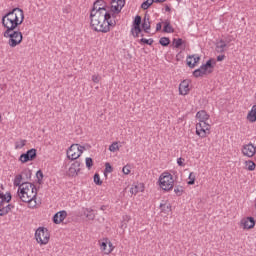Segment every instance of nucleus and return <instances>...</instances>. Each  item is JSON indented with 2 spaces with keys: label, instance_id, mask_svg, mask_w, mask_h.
<instances>
[{
  "label": "nucleus",
  "instance_id": "nucleus-24",
  "mask_svg": "<svg viewBox=\"0 0 256 256\" xmlns=\"http://www.w3.org/2000/svg\"><path fill=\"white\" fill-rule=\"evenodd\" d=\"M216 49H217L218 53H225V49H227V42H225V40L221 39L217 43Z\"/></svg>",
  "mask_w": 256,
  "mask_h": 256
},
{
  "label": "nucleus",
  "instance_id": "nucleus-16",
  "mask_svg": "<svg viewBox=\"0 0 256 256\" xmlns=\"http://www.w3.org/2000/svg\"><path fill=\"white\" fill-rule=\"evenodd\" d=\"M255 153H256V147L255 145H253V143H249V144H245L242 147V155H244V157H255Z\"/></svg>",
  "mask_w": 256,
  "mask_h": 256
},
{
  "label": "nucleus",
  "instance_id": "nucleus-38",
  "mask_svg": "<svg viewBox=\"0 0 256 256\" xmlns=\"http://www.w3.org/2000/svg\"><path fill=\"white\" fill-rule=\"evenodd\" d=\"M140 43H143L144 45H153V38H150V39L142 38L140 39Z\"/></svg>",
  "mask_w": 256,
  "mask_h": 256
},
{
  "label": "nucleus",
  "instance_id": "nucleus-21",
  "mask_svg": "<svg viewBox=\"0 0 256 256\" xmlns=\"http://www.w3.org/2000/svg\"><path fill=\"white\" fill-rule=\"evenodd\" d=\"M247 119L250 123L256 122V105H253L251 110L248 112Z\"/></svg>",
  "mask_w": 256,
  "mask_h": 256
},
{
  "label": "nucleus",
  "instance_id": "nucleus-14",
  "mask_svg": "<svg viewBox=\"0 0 256 256\" xmlns=\"http://www.w3.org/2000/svg\"><path fill=\"white\" fill-rule=\"evenodd\" d=\"M37 157V150L35 148H32L28 150L26 153L21 154L19 157V161L22 163H27L29 161H33Z\"/></svg>",
  "mask_w": 256,
  "mask_h": 256
},
{
  "label": "nucleus",
  "instance_id": "nucleus-19",
  "mask_svg": "<svg viewBox=\"0 0 256 256\" xmlns=\"http://www.w3.org/2000/svg\"><path fill=\"white\" fill-rule=\"evenodd\" d=\"M143 191H145V184L141 182L133 184L132 187L130 188V193L132 195H137V193H143Z\"/></svg>",
  "mask_w": 256,
  "mask_h": 256
},
{
  "label": "nucleus",
  "instance_id": "nucleus-13",
  "mask_svg": "<svg viewBox=\"0 0 256 256\" xmlns=\"http://www.w3.org/2000/svg\"><path fill=\"white\" fill-rule=\"evenodd\" d=\"M123 7H125V0H112L109 13L115 17L113 13H121Z\"/></svg>",
  "mask_w": 256,
  "mask_h": 256
},
{
  "label": "nucleus",
  "instance_id": "nucleus-50",
  "mask_svg": "<svg viewBox=\"0 0 256 256\" xmlns=\"http://www.w3.org/2000/svg\"><path fill=\"white\" fill-rule=\"evenodd\" d=\"M224 41H225V43L227 45V43H231V38H226V40H224Z\"/></svg>",
  "mask_w": 256,
  "mask_h": 256
},
{
  "label": "nucleus",
  "instance_id": "nucleus-30",
  "mask_svg": "<svg viewBox=\"0 0 256 256\" xmlns=\"http://www.w3.org/2000/svg\"><path fill=\"white\" fill-rule=\"evenodd\" d=\"M174 193L177 197H181V195H183V193H185V189L183 188V186H176L174 188Z\"/></svg>",
  "mask_w": 256,
  "mask_h": 256
},
{
  "label": "nucleus",
  "instance_id": "nucleus-49",
  "mask_svg": "<svg viewBox=\"0 0 256 256\" xmlns=\"http://www.w3.org/2000/svg\"><path fill=\"white\" fill-rule=\"evenodd\" d=\"M167 0H154V3H165Z\"/></svg>",
  "mask_w": 256,
  "mask_h": 256
},
{
  "label": "nucleus",
  "instance_id": "nucleus-53",
  "mask_svg": "<svg viewBox=\"0 0 256 256\" xmlns=\"http://www.w3.org/2000/svg\"><path fill=\"white\" fill-rule=\"evenodd\" d=\"M1 121H3V119L1 118V114H0V123H1Z\"/></svg>",
  "mask_w": 256,
  "mask_h": 256
},
{
  "label": "nucleus",
  "instance_id": "nucleus-5",
  "mask_svg": "<svg viewBox=\"0 0 256 256\" xmlns=\"http://www.w3.org/2000/svg\"><path fill=\"white\" fill-rule=\"evenodd\" d=\"M11 199V192L5 193V187L0 184V217H5L12 209H15L13 204H9Z\"/></svg>",
  "mask_w": 256,
  "mask_h": 256
},
{
  "label": "nucleus",
  "instance_id": "nucleus-47",
  "mask_svg": "<svg viewBox=\"0 0 256 256\" xmlns=\"http://www.w3.org/2000/svg\"><path fill=\"white\" fill-rule=\"evenodd\" d=\"M161 27H162L161 22L157 23L156 24V31H161Z\"/></svg>",
  "mask_w": 256,
  "mask_h": 256
},
{
  "label": "nucleus",
  "instance_id": "nucleus-12",
  "mask_svg": "<svg viewBox=\"0 0 256 256\" xmlns=\"http://www.w3.org/2000/svg\"><path fill=\"white\" fill-rule=\"evenodd\" d=\"M115 249L113 243L108 238H103L102 242L100 243V251L103 252L104 255H111Z\"/></svg>",
  "mask_w": 256,
  "mask_h": 256
},
{
  "label": "nucleus",
  "instance_id": "nucleus-6",
  "mask_svg": "<svg viewBox=\"0 0 256 256\" xmlns=\"http://www.w3.org/2000/svg\"><path fill=\"white\" fill-rule=\"evenodd\" d=\"M3 36L8 39V45L12 49H15L17 45H21L23 41V33L19 30H5Z\"/></svg>",
  "mask_w": 256,
  "mask_h": 256
},
{
  "label": "nucleus",
  "instance_id": "nucleus-37",
  "mask_svg": "<svg viewBox=\"0 0 256 256\" xmlns=\"http://www.w3.org/2000/svg\"><path fill=\"white\" fill-rule=\"evenodd\" d=\"M152 3H155V0H146L144 1L142 4H141V7L142 9L147 10L149 8V6L152 4Z\"/></svg>",
  "mask_w": 256,
  "mask_h": 256
},
{
  "label": "nucleus",
  "instance_id": "nucleus-1",
  "mask_svg": "<svg viewBox=\"0 0 256 256\" xmlns=\"http://www.w3.org/2000/svg\"><path fill=\"white\" fill-rule=\"evenodd\" d=\"M17 194L19 199L23 203H28L29 209H35L37 205V186L33 183H22V186L18 188Z\"/></svg>",
  "mask_w": 256,
  "mask_h": 256
},
{
  "label": "nucleus",
  "instance_id": "nucleus-9",
  "mask_svg": "<svg viewBox=\"0 0 256 256\" xmlns=\"http://www.w3.org/2000/svg\"><path fill=\"white\" fill-rule=\"evenodd\" d=\"M215 67V62L209 59L205 64H202L198 69L192 72L193 77L199 79V77H205V75H211Z\"/></svg>",
  "mask_w": 256,
  "mask_h": 256
},
{
  "label": "nucleus",
  "instance_id": "nucleus-22",
  "mask_svg": "<svg viewBox=\"0 0 256 256\" xmlns=\"http://www.w3.org/2000/svg\"><path fill=\"white\" fill-rule=\"evenodd\" d=\"M23 183V174H17L13 180L14 187L21 189V187H23Z\"/></svg>",
  "mask_w": 256,
  "mask_h": 256
},
{
  "label": "nucleus",
  "instance_id": "nucleus-4",
  "mask_svg": "<svg viewBox=\"0 0 256 256\" xmlns=\"http://www.w3.org/2000/svg\"><path fill=\"white\" fill-rule=\"evenodd\" d=\"M209 115L205 110L198 111L196 113V118L198 119V123L196 124V135L198 137H201L204 139V137H207L209 135V131L211 129V126L207 121H209Z\"/></svg>",
  "mask_w": 256,
  "mask_h": 256
},
{
  "label": "nucleus",
  "instance_id": "nucleus-31",
  "mask_svg": "<svg viewBox=\"0 0 256 256\" xmlns=\"http://www.w3.org/2000/svg\"><path fill=\"white\" fill-rule=\"evenodd\" d=\"M129 221H131V216H129V215L123 216V222H122L120 228L127 229V223H129Z\"/></svg>",
  "mask_w": 256,
  "mask_h": 256
},
{
  "label": "nucleus",
  "instance_id": "nucleus-26",
  "mask_svg": "<svg viewBox=\"0 0 256 256\" xmlns=\"http://www.w3.org/2000/svg\"><path fill=\"white\" fill-rule=\"evenodd\" d=\"M245 167L247 171H255L256 165L253 160H247L245 161Z\"/></svg>",
  "mask_w": 256,
  "mask_h": 256
},
{
  "label": "nucleus",
  "instance_id": "nucleus-40",
  "mask_svg": "<svg viewBox=\"0 0 256 256\" xmlns=\"http://www.w3.org/2000/svg\"><path fill=\"white\" fill-rule=\"evenodd\" d=\"M133 27H141V16L137 15L135 17Z\"/></svg>",
  "mask_w": 256,
  "mask_h": 256
},
{
  "label": "nucleus",
  "instance_id": "nucleus-23",
  "mask_svg": "<svg viewBox=\"0 0 256 256\" xmlns=\"http://www.w3.org/2000/svg\"><path fill=\"white\" fill-rule=\"evenodd\" d=\"M142 29L145 33H149V31H151V22L149 21V16L144 17Z\"/></svg>",
  "mask_w": 256,
  "mask_h": 256
},
{
  "label": "nucleus",
  "instance_id": "nucleus-45",
  "mask_svg": "<svg viewBox=\"0 0 256 256\" xmlns=\"http://www.w3.org/2000/svg\"><path fill=\"white\" fill-rule=\"evenodd\" d=\"M122 173H124V175H129V173H131V168L129 166H124L122 168Z\"/></svg>",
  "mask_w": 256,
  "mask_h": 256
},
{
  "label": "nucleus",
  "instance_id": "nucleus-20",
  "mask_svg": "<svg viewBox=\"0 0 256 256\" xmlns=\"http://www.w3.org/2000/svg\"><path fill=\"white\" fill-rule=\"evenodd\" d=\"M191 88L189 87V81L184 80L179 85V94L188 95Z\"/></svg>",
  "mask_w": 256,
  "mask_h": 256
},
{
  "label": "nucleus",
  "instance_id": "nucleus-10",
  "mask_svg": "<svg viewBox=\"0 0 256 256\" xmlns=\"http://www.w3.org/2000/svg\"><path fill=\"white\" fill-rule=\"evenodd\" d=\"M35 239L39 245H47V243H49V239H51L49 229L45 227H39L35 231Z\"/></svg>",
  "mask_w": 256,
  "mask_h": 256
},
{
  "label": "nucleus",
  "instance_id": "nucleus-42",
  "mask_svg": "<svg viewBox=\"0 0 256 256\" xmlns=\"http://www.w3.org/2000/svg\"><path fill=\"white\" fill-rule=\"evenodd\" d=\"M188 179H189L188 181L189 185H195V175H193V172L189 174Z\"/></svg>",
  "mask_w": 256,
  "mask_h": 256
},
{
  "label": "nucleus",
  "instance_id": "nucleus-33",
  "mask_svg": "<svg viewBox=\"0 0 256 256\" xmlns=\"http://www.w3.org/2000/svg\"><path fill=\"white\" fill-rule=\"evenodd\" d=\"M109 173H113V167L111 166V164L109 162H107L105 164L104 176L107 177V175H109Z\"/></svg>",
  "mask_w": 256,
  "mask_h": 256
},
{
  "label": "nucleus",
  "instance_id": "nucleus-17",
  "mask_svg": "<svg viewBox=\"0 0 256 256\" xmlns=\"http://www.w3.org/2000/svg\"><path fill=\"white\" fill-rule=\"evenodd\" d=\"M240 227H242V229H253V227H255V218L253 217L243 218L240 221Z\"/></svg>",
  "mask_w": 256,
  "mask_h": 256
},
{
  "label": "nucleus",
  "instance_id": "nucleus-28",
  "mask_svg": "<svg viewBox=\"0 0 256 256\" xmlns=\"http://www.w3.org/2000/svg\"><path fill=\"white\" fill-rule=\"evenodd\" d=\"M163 31L164 33H175V29H173V26L169 22L164 23Z\"/></svg>",
  "mask_w": 256,
  "mask_h": 256
},
{
  "label": "nucleus",
  "instance_id": "nucleus-8",
  "mask_svg": "<svg viewBox=\"0 0 256 256\" xmlns=\"http://www.w3.org/2000/svg\"><path fill=\"white\" fill-rule=\"evenodd\" d=\"M159 187L163 191H171L175 185L173 175L169 172H163L158 179Z\"/></svg>",
  "mask_w": 256,
  "mask_h": 256
},
{
  "label": "nucleus",
  "instance_id": "nucleus-25",
  "mask_svg": "<svg viewBox=\"0 0 256 256\" xmlns=\"http://www.w3.org/2000/svg\"><path fill=\"white\" fill-rule=\"evenodd\" d=\"M83 214L90 221H93V219H95V213H93V209L91 208H83Z\"/></svg>",
  "mask_w": 256,
  "mask_h": 256
},
{
  "label": "nucleus",
  "instance_id": "nucleus-34",
  "mask_svg": "<svg viewBox=\"0 0 256 256\" xmlns=\"http://www.w3.org/2000/svg\"><path fill=\"white\" fill-rule=\"evenodd\" d=\"M160 45H162V47H167L169 45V43H171V40L169 39V37H162L159 40Z\"/></svg>",
  "mask_w": 256,
  "mask_h": 256
},
{
  "label": "nucleus",
  "instance_id": "nucleus-54",
  "mask_svg": "<svg viewBox=\"0 0 256 256\" xmlns=\"http://www.w3.org/2000/svg\"><path fill=\"white\" fill-rule=\"evenodd\" d=\"M100 209H101V211H103V210H104V207L102 206Z\"/></svg>",
  "mask_w": 256,
  "mask_h": 256
},
{
  "label": "nucleus",
  "instance_id": "nucleus-48",
  "mask_svg": "<svg viewBox=\"0 0 256 256\" xmlns=\"http://www.w3.org/2000/svg\"><path fill=\"white\" fill-rule=\"evenodd\" d=\"M223 59H225V55L217 56V61H223Z\"/></svg>",
  "mask_w": 256,
  "mask_h": 256
},
{
  "label": "nucleus",
  "instance_id": "nucleus-29",
  "mask_svg": "<svg viewBox=\"0 0 256 256\" xmlns=\"http://www.w3.org/2000/svg\"><path fill=\"white\" fill-rule=\"evenodd\" d=\"M131 33L133 37L135 38L139 37V33H141V26H133L131 29Z\"/></svg>",
  "mask_w": 256,
  "mask_h": 256
},
{
  "label": "nucleus",
  "instance_id": "nucleus-51",
  "mask_svg": "<svg viewBox=\"0 0 256 256\" xmlns=\"http://www.w3.org/2000/svg\"><path fill=\"white\" fill-rule=\"evenodd\" d=\"M165 10L166 11H171V8H169V6H166Z\"/></svg>",
  "mask_w": 256,
  "mask_h": 256
},
{
  "label": "nucleus",
  "instance_id": "nucleus-44",
  "mask_svg": "<svg viewBox=\"0 0 256 256\" xmlns=\"http://www.w3.org/2000/svg\"><path fill=\"white\" fill-rule=\"evenodd\" d=\"M92 81L93 83H99L101 81V76L96 74L92 75Z\"/></svg>",
  "mask_w": 256,
  "mask_h": 256
},
{
  "label": "nucleus",
  "instance_id": "nucleus-43",
  "mask_svg": "<svg viewBox=\"0 0 256 256\" xmlns=\"http://www.w3.org/2000/svg\"><path fill=\"white\" fill-rule=\"evenodd\" d=\"M86 167L87 169H91V167H93V159L91 157L86 158Z\"/></svg>",
  "mask_w": 256,
  "mask_h": 256
},
{
  "label": "nucleus",
  "instance_id": "nucleus-52",
  "mask_svg": "<svg viewBox=\"0 0 256 256\" xmlns=\"http://www.w3.org/2000/svg\"><path fill=\"white\" fill-rule=\"evenodd\" d=\"M37 173L40 175V177H43V173L41 171H38Z\"/></svg>",
  "mask_w": 256,
  "mask_h": 256
},
{
  "label": "nucleus",
  "instance_id": "nucleus-41",
  "mask_svg": "<svg viewBox=\"0 0 256 256\" xmlns=\"http://www.w3.org/2000/svg\"><path fill=\"white\" fill-rule=\"evenodd\" d=\"M73 167H74V169H75V172H76V173H79V171H80V168H79V167H81V163L78 162V161H76V162H74V163L72 164L71 169H73Z\"/></svg>",
  "mask_w": 256,
  "mask_h": 256
},
{
  "label": "nucleus",
  "instance_id": "nucleus-36",
  "mask_svg": "<svg viewBox=\"0 0 256 256\" xmlns=\"http://www.w3.org/2000/svg\"><path fill=\"white\" fill-rule=\"evenodd\" d=\"M109 151H111V153H115V151H119V143L118 142H113L109 146Z\"/></svg>",
  "mask_w": 256,
  "mask_h": 256
},
{
  "label": "nucleus",
  "instance_id": "nucleus-27",
  "mask_svg": "<svg viewBox=\"0 0 256 256\" xmlns=\"http://www.w3.org/2000/svg\"><path fill=\"white\" fill-rule=\"evenodd\" d=\"M160 209L162 213H171V205L169 203H161Z\"/></svg>",
  "mask_w": 256,
  "mask_h": 256
},
{
  "label": "nucleus",
  "instance_id": "nucleus-15",
  "mask_svg": "<svg viewBox=\"0 0 256 256\" xmlns=\"http://www.w3.org/2000/svg\"><path fill=\"white\" fill-rule=\"evenodd\" d=\"M200 61H201V56H199V54H192L186 57V65L190 69H195V67L199 65Z\"/></svg>",
  "mask_w": 256,
  "mask_h": 256
},
{
  "label": "nucleus",
  "instance_id": "nucleus-3",
  "mask_svg": "<svg viewBox=\"0 0 256 256\" xmlns=\"http://www.w3.org/2000/svg\"><path fill=\"white\" fill-rule=\"evenodd\" d=\"M111 15L109 12V7L105 4L103 0H97L93 4V8L90 11V25L91 27H96L97 29H102L99 25V21H103L105 17Z\"/></svg>",
  "mask_w": 256,
  "mask_h": 256
},
{
  "label": "nucleus",
  "instance_id": "nucleus-2",
  "mask_svg": "<svg viewBox=\"0 0 256 256\" xmlns=\"http://www.w3.org/2000/svg\"><path fill=\"white\" fill-rule=\"evenodd\" d=\"M25 21V13L21 8H14L2 17V25L6 31H15Z\"/></svg>",
  "mask_w": 256,
  "mask_h": 256
},
{
  "label": "nucleus",
  "instance_id": "nucleus-35",
  "mask_svg": "<svg viewBox=\"0 0 256 256\" xmlns=\"http://www.w3.org/2000/svg\"><path fill=\"white\" fill-rule=\"evenodd\" d=\"M173 45H174L175 49H179V47H181V45H183V39L174 38L173 39Z\"/></svg>",
  "mask_w": 256,
  "mask_h": 256
},
{
  "label": "nucleus",
  "instance_id": "nucleus-18",
  "mask_svg": "<svg viewBox=\"0 0 256 256\" xmlns=\"http://www.w3.org/2000/svg\"><path fill=\"white\" fill-rule=\"evenodd\" d=\"M65 219H67V211L62 210V211L57 212L53 216V223H55V225H60V223H63V221H65Z\"/></svg>",
  "mask_w": 256,
  "mask_h": 256
},
{
  "label": "nucleus",
  "instance_id": "nucleus-32",
  "mask_svg": "<svg viewBox=\"0 0 256 256\" xmlns=\"http://www.w3.org/2000/svg\"><path fill=\"white\" fill-rule=\"evenodd\" d=\"M27 145V140H19L15 142V149H23Z\"/></svg>",
  "mask_w": 256,
  "mask_h": 256
},
{
  "label": "nucleus",
  "instance_id": "nucleus-46",
  "mask_svg": "<svg viewBox=\"0 0 256 256\" xmlns=\"http://www.w3.org/2000/svg\"><path fill=\"white\" fill-rule=\"evenodd\" d=\"M177 165H179V167H185V159L183 158H178L177 159Z\"/></svg>",
  "mask_w": 256,
  "mask_h": 256
},
{
  "label": "nucleus",
  "instance_id": "nucleus-11",
  "mask_svg": "<svg viewBox=\"0 0 256 256\" xmlns=\"http://www.w3.org/2000/svg\"><path fill=\"white\" fill-rule=\"evenodd\" d=\"M85 148L79 144H72L66 152L67 157L70 161H76L81 155H83Z\"/></svg>",
  "mask_w": 256,
  "mask_h": 256
},
{
  "label": "nucleus",
  "instance_id": "nucleus-7",
  "mask_svg": "<svg viewBox=\"0 0 256 256\" xmlns=\"http://www.w3.org/2000/svg\"><path fill=\"white\" fill-rule=\"evenodd\" d=\"M116 23L115 16L109 14L104 17L103 20H99V27L101 28L92 27V29L98 33H109V31H111V27H115Z\"/></svg>",
  "mask_w": 256,
  "mask_h": 256
},
{
  "label": "nucleus",
  "instance_id": "nucleus-39",
  "mask_svg": "<svg viewBox=\"0 0 256 256\" xmlns=\"http://www.w3.org/2000/svg\"><path fill=\"white\" fill-rule=\"evenodd\" d=\"M94 183H95L96 185H103V181H101V177L99 176L98 173H96V174L94 175Z\"/></svg>",
  "mask_w": 256,
  "mask_h": 256
}]
</instances>
